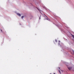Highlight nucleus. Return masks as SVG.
<instances>
[{
    "label": "nucleus",
    "mask_w": 74,
    "mask_h": 74,
    "mask_svg": "<svg viewBox=\"0 0 74 74\" xmlns=\"http://www.w3.org/2000/svg\"><path fill=\"white\" fill-rule=\"evenodd\" d=\"M50 74H51V73H50Z\"/></svg>",
    "instance_id": "nucleus-10"
},
{
    "label": "nucleus",
    "mask_w": 74,
    "mask_h": 74,
    "mask_svg": "<svg viewBox=\"0 0 74 74\" xmlns=\"http://www.w3.org/2000/svg\"><path fill=\"white\" fill-rule=\"evenodd\" d=\"M59 73H61V72H60V71H59Z\"/></svg>",
    "instance_id": "nucleus-6"
},
{
    "label": "nucleus",
    "mask_w": 74,
    "mask_h": 74,
    "mask_svg": "<svg viewBox=\"0 0 74 74\" xmlns=\"http://www.w3.org/2000/svg\"><path fill=\"white\" fill-rule=\"evenodd\" d=\"M68 69L69 70H71L72 69V68L71 67H68Z\"/></svg>",
    "instance_id": "nucleus-1"
},
{
    "label": "nucleus",
    "mask_w": 74,
    "mask_h": 74,
    "mask_svg": "<svg viewBox=\"0 0 74 74\" xmlns=\"http://www.w3.org/2000/svg\"><path fill=\"white\" fill-rule=\"evenodd\" d=\"M54 74H56L55 73H54Z\"/></svg>",
    "instance_id": "nucleus-9"
},
{
    "label": "nucleus",
    "mask_w": 74,
    "mask_h": 74,
    "mask_svg": "<svg viewBox=\"0 0 74 74\" xmlns=\"http://www.w3.org/2000/svg\"><path fill=\"white\" fill-rule=\"evenodd\" d=\"M17 15L19 16H21V15L20 14H17Z\"/></svg>",
    "instance_id": "nucleus-2"
},
{
    "label": "nucleus",
    "mask_w": 74,
    "mask_h": 74,
    "mask_svg": "<svg viewBox=\"0 0 74 74\" xmlns=\"http://www.w3.org/2000/svg\"><path fill=\"white\" fill-rule=\"evenodd\" d=\"M55 41H56V42H57V40H55Z\"/></svg>",
    "instance_id": "nucleus-5"
},
{
    "label": "nucleus",
    "mask_w": 74,
    "mask_h": 74,
    "mask_svg": "<svg viewBox=\"0 0 74 74\" xmlns=\"http://www.w3.org/2000/svg\"><path fill=\"white\" fill-rule=\"evenodd\" d=\"M38 10L39 11V9H38Z\"/></svg>",
    "instance_id": "nucleus-8"
},
{
    "label": "nucleus",
    "mask_w": 74,
    "mask_h": 74,
    "mask_svg": "<svg viewBox=\"0 0 74 74\" xmlns=\"http://www.w3.org/2000/svg\"><path fill=\"white\" fill-rule=\"evenodd\" d=\"M1 32H2V31L1 30Z\"/></svg>",
    "instance_id": "nucleus-7"
},
{
    "label": "nucleus",
    "mask_w": 74,
    "mask_h": 74,
    "mask_svg": "<svg viewBox=\"0 0 74 74\" xmlns=\"http://www.w3.org/2000/svg\"><path fill=\"white\" fill-rule=\"evenodd\" d=\"M47 20H48L49 21H50V19L49 18H47Z\"/></svg>",
    "instance_id": "nucleus-3"
},
{
    "label": "nucleus",
    "mask_w": 74,
    "mask_h": 74,
    "mask_svg": "<svg viewBox=\"0 0 74 74\" xmlns=\"http://www.w3.org/2000/svg\"><path fill=\"white\" fill-rule=\"evenodd\" d=\"M24 18V16H22V17H21V18H22V19H23V18Z\"/></svg>",
    "instance_id": "nucleus-4"
}]
</instances>
